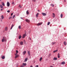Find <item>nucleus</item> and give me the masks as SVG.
<instances>
[{
	"label": "nucleus",
	"instance_id": "obj_1",
	"mask_svg": "<svg viewBox=\"0 0 67 67\" xmlns=\"http://www.w3.org/2000/svg\"><path fill=\"white\" fill-rule=\"evenodd\" d=\"M6 41V37H3V39L2 40V42H3L4 41Z\"/></svg>",
	"mask_w": 67,
	"mask_h": 67
},
{
	"label": "nucleus",
	"instance_id": "obj_2",
	"mask_svg": "<svg viewBox=\"0 0 67 67\" xmlns=\"http://www.w3.org/2000/svg\"><path fill=\"white\" fill-rule=\"evenodd\" d=\"M42 23H38L37 25V26H39L40 25H42Z\"/></svg>",
	"mask_w": 67,
	"mask_h": 67
},
{
	"label": "nucleus",
	"instance_id": "obj_3",
	"mask_svg": "<svg viewBox=\"0 0 67 67\" xmlns=\"http://www.w3.org/2000/svg\"><path fill=\"white\" fill-rule=\"evenodd\" d=\"M26 36V34H24L23 35V38H24Z\"/></svg>",
	"mask_w": 67,
	"mask_h": 67
},
{
	"label": "nucleus",
	"instance_id": "obj_4",
	"mask_svg": "<svg viewBox=\"0 0 67 67\" xmlns=\"http://www.w3.org/2000/svg\"><path fill=\"white\" fill-rule=\"evenodd\" d=\"M42 15L44 16H46V14L45 13H42Z\"/></svg>",
	"mask_w": 67,
	"mask_h": 67
},
{
	"label": "nucleus",
	"instance_id": "obj_5",
	"mask_svg": "<svg viewBox=\"0 0 67 67\" xmlns=\"http://www.w3.org/2000/svg\"><path fill=\"white\" fill-rule=\"evenodd\" d=\"M25 20L26 21V22L29 23L30 22V21L28 19H25Z\"/></svg>",
	"mask_w": 67,
	"mask_h": 67
},
{
	"label": "nucleus",
	"instance_id": "obj_6",
	"mask_svg": "<svg viewBox=\"0 0 67 67\" xmlns=\"http://www.w3.org/2000/svg\"><path fill=\"white\" fill-rule=\"evenodd\" d=\"M19 55L18 54H17L16 55L15 57V58L16 59L18 57H19Z\"/></svg>",
	"mask_w": 67,
	"mask_h": 67
},
{
	"label": "nucleus",
	"instance_id": "obj_7",
	"mask_svg": "<svg viewBox=\"0 0 67 67\" xmlns=\"http://www.w3.org/2000/svg\"><path fill=\"white\" fill-rule=\"evenodd\" d=\"M39 14L38 13H37L36 15V18H37L38 17V15Z\"/></svg>",
	"mask_w": 67,
	"mask_h": 67
},
{
	"label": "nucleus",
	"instance_id": "obj_8",
	"mask_svg": "<svg viewBox=\"0 0 67 67\" xmlns=\"http://www.w3.org/2000/svg\"><path fill=\"white\" fill-rule=\"evenodd\" d=\"M53 18H55V14L54 13H53Z\"/></svg>",
	"mask_w": 67,
	"mask_h": 67
},
{
	"label": "nucleus",
	"instance_id": "obj_9",
	"mask_svg": "<svg viewBox=\"0 0 67 67\" xmlns=\"http://www.w3.org/2000/svg\"><path fill=\"white\" fill-rule=\"evenodd\" d=\"M1 57L2 58V59H4V58H5V57L4 56H3V57Z\"/></svg>",
	"mask_w": 67,
	"mask_h": 67
},
{
	"label": "nucleus",
	"instance_id": "obj_10",
	"mask_svg": "<svg viewBox=\"0 0 67 67\" xmlns=\"http://www.w3.org/2000/svg\"><path fill=\"white\" fill-rule=\"evenodd\" d=\"M20 44L21 45H22L23 44V41H21V42L20 43Z\"/></svg>",
	"mask_w": 67,
	"mask_h": 67
},
{
	"label": "nucleus",
	"instance_id": "obj_11",
	"mask_svg": "<svg viewBox=\"0 0 67 67\" xmlns=\"http://www.w3.org/2000/svg\"><path fill=\"white\" fill-rule=\"evenodd\" d=\"M57 60V58L56 57H54L53 58V60Z\"/></svg>",
	"mask_w": 67,
	"mask_h": 67
},
{
	"label": "nucleus",
	"instance_id": "obj_12",
	"mask_svg": "<svg viewBox=\"0 0 67 67\" xmlns=\"http://www.w3.org/2000/svg\"><path fill=\"white\" fill-rule=\"evenodd\" d=\"M65 64V62H62V65Z\"/></svg>",
	"mask_w": 67,
	"mask_h": 67
},
{
	"label": "nucleus",
	"instance_id": "obj_13",
	"mask_svg": "<svg viewBox=\"0 0 67 67\" xmlns=\"http://www.w3.org/2000/svg\"><path fill=\"white\" fill-rule=\"evenodd\" d=\"M64 44L66 46V42L64 41Z\"/></svg>",
	"mask_w": 67,
	"mask_h": 67
},
{
	"label": "nucleus",
	"instance_id": "obj_14",
	"mask_svg": "<svg viewBox=\"0 0 67 67\" xmlns=\"http://www.w3.org/2000/svg\"><path fill=\"white\" fill-rule=\"evenodd\" d=\"M58 58H60V54L59 53H58Z\"/></svg>",
	"mask_w": 67,
	"mask_h": 67
},
{
	"label": "nucleus",
	"instance_id": "obj_15",
	"mask_svg": "<svg viewBox=\"0 0 67 67\" xmlns=\"http://www.w3.org/2000/svg\"><path fill=\"white\" fill-rule=\"evenodd\" d=\"M26 52V51H24L23 52V53L24 55L25 54Z\"/></svg>",
	"mask_w": 67,
	"mask_h": 67
},
{
	"label": "nucleus",
	"instance_id": "obj_16",
	"mask_svg": "<svg viewBox=\"0 0 67 67\" xmlns=\"http://www.w3.org/2000/svg\"><path fill=\"white\" fill-rule=\"evenodd\" d=\"M2 19H4V17L3 15H2L1 16Z\"/></svg>",
	"mask_w": 67,
	"mask_h": 67
},
{
	"label": "nucleus",
	"instance_id": "obj_17",
	"mask_svg": "<svg viewBox=\"0 0 67 67\" xmlns=\"http://www.w3.org/2000/svg\"><path fill=\"white\" fill-rule=\"evenodd\" d=\"M57 51H58V50H56L54 51L53 52V53H55V52H57Z\"/></svg>",
	"mask_w": 67,
	"mask_h": 67
},
{
	"label": "nucleus",
	"instance_id": "obj_18",
	"mask_svg": "<svg viewBox=\"0 0 67 67\" xmlns=\"http://www.w3.org/2000/svg\"><path fill=\"white\" fill-rule=\"evenodd\" d=\"M28 54L29 55V56L30 55V52L29 51H28Z\"/></svg>",
	"mask_w": 67,
	"mask_h": 67
},
{
	"label": "nucleus",
	"instance_id": "obj_19",
	"mask_svg": "<svg viewBox=\"0 0 67 67\" xmlns=\"http://www.w3.org/2000/svg\"><path fill=\"white\" fill-rule=\"evenodd\" d=\"M0 6L1 9H2V8H3V6H2V5H0Z\"/></svg>",
	"mask_w": 67,
	"mask_h": 67
},
{
	"label": "nucleus",
	"instance_id": "obj_20",
	"mask_svg": "<svg viewBox=\"0 0 67 67\" xmlns=\"http://www.w3.org/2000/svg\"><path fill=\"white\" fill-rule=\"evenodd\" d=\"M14 26V25H13V24L12 25V26L10 28V29L11 30L12 29V28H13V26Z\"/></svg>",
	"mask_w": 67,
	"mask_h": 67
},
{
	"label": "nucleus",
	"instance_id": "obj_21",
	"mask_svg": "<svg viewBox=\"0 0 67 67\" xmlns=\"http://www.w3.org/2000/svg\"><path fill=\"white\" fill-rule=\"evenodd\" d=\"M28 60V58H26V59H25V62H26Z\"/></svg>",
	"mask_w": 67,
	"mask_h": 67
},
{
	"label": "nucleus",
	"instance_id": "obj_22",
	"mask_svg": "<svg viewBox=\"0 0 67 67\" xmlns=\"http://www.w3.org/2000/svg\"><path fill=\"white\" fill-rule=\"evenodd\" d=\"M19 39H20L21 38V36L20 35H19Z\"/></svg>",
	"mask_w": 67,
	"mask_h": 67
},
{
	"label": "nucleus",
	"instance_id": "obj_23",
	"mask_svg": "<svg viewBox=\"0 0 67 67\" xmlns=\"http://www.w3.org/2000/svg\"><path fill=\"white\" fill-rule=\"evenodd\" d=\"M42 57H41L40 58V62H41V60H42Z\"/></svg>",
	"mask_w": 67,
	"mask_h": 67
},
{
	"label": "nucleus",
	"instance_id": "obj_24",
	"mask_svg": "<svg viewBox=\"0 0 67 67\" xmlns=\"http://www.w3.org/2000/svg\"><path fill=\"white\" fill-rule=\"evenodd\" d=\"M7 30H8V28H7V27H6L5 28V31H7Z\"/></svg>",
	"mask_w": 67,
	"mask_h": 67
},
{
	"label": "nucleus",
	"instance_id": "obj_25",
	"mask_svg": "<svg viewBox=\"0 0 67 67\" xmlns=\"http://www.w3.org/2000/svg\"><path fill=\"white\" fill-rule=\"evenodd\" d=\"M26 13L27 15H28L29 14V12L28 11H27L26 12Z\"/></svg>",
	"mask_w": 67,
	"mask_h": 67
},
{
	"label": "nucleus",
	"instance_id": "obj_26",
	"mask_svg": "<svg viewBox=\"0 0 67 67\" xmlns=\"http://www.w3.org/2000/svg\"><path fill=\"white\" fill-rule=\"evenodd\" d=\"M7 5L8 7H9V2H7Z\"/></svg>",
	"mask_w": 67,
	"mask_h": 67
},
{
	"label": "nucleus",
	"instance_id": "obj_27",
	"mask_svg": "<svg viewBox=\"0 0 67 67\" xmlns=\"http://www.w3.org/2000/svg\"><path fill=\"white\" fill-rule=\"evenodd\" d=\"M51 6H52L53 7H54V5L53 4H51Z\"/></svg>",
	"mask_w": 67,
	"mask_h": 67
},
{
	"label": "nucleus",
	"instance_id": "obj_28",
	"mask_svg": "<svg viewBox=\"0 0 67 67\" xmlns=\"http://www.w3.org/2000/svg\"><path fill=\"white\" fill-rule=\"evenodd\" d=\"M50 24V23L49 22H48V24H47V25H49Z\"/></svg>",
	"mask_w": 67,
	"mask_h": 67
},
{
	"label": "nucleus",
	"instance_id": "obj_29",
	"mask_svg": "<svg viewBox=\"0 0 67 67\" xmlns=\"http://www.w3.org/2000/svg\"><path fill=\"white\" fill-rule=\"evenodd\" d=\"M55 43H56V42H52V44H53H53H55Z\"/></svg>",
	"mask_w": 67,
	"mask_h": 67
},
{
	"label": "nucleus",
	"instance_id": "obj_30",
	"mask_svg": "<svg viewBox=\"0 0 67 67\" xmlns=\"http://www.w3.org/2000/svg\"><path fill=\"white\" fill-rule=\"evenodd\" d=\"M2 5H3V6H5V5H4V3H3Z\"/></svg>",
	"mask_w": 67,
	"mask_h": 67
},
{
	"label": "nucleus",
	"instance_id": "obj_31",
	"mask_svg": "<svg viewBox=\"0 0 67 67\" xmlns=\"http://www.w3.org/2000/svg\"><path fill=\"white\" fill-rule=\"evenodd\" d=\"M15 15H14L12 17V19H14V18L15 17Z\"/></svg>",
	"mask_w": 67,
	"mask_h": 67
},
{
	"label": "nucleus",
	"instance_id": "obj_32",
	"mask_svg": "<svg viewBox=\"0 0 67 67\" xmlns=\"http://www.w3.org/2000/svg\"><path fill=\"white\" fill-rule=\"evenodd\" d=\"M60 17H61V18H62V17H63V14H61V15H60Z\"/></svg>",
	"mask_w": 67,
	"mask_h": 67
},
{
	"label": "nucleus",
	"instance_id": "obj_33",
	"mask_svg": "<svg viewBox=\"0 0 67 67\" xmlns=\"http://www.w3.org/2000/svg\"><path fill=\"white\" fill-rule=\"evenodd\" d=\"M16 52L17 53H18V52H19V51L17 50H16Z\"/></svg>",
	"mask_w": 67,
	"mask_h": 67
},
{
	"label": "nucleus",
	"instance_id": "obj_34",
	"mask_svg": "<svg viewBox=\"0 0 67 67\" xmlns=\"http://www.w3.org/2000/svg\"><path fill=\"white\" fill-rule=\"evenodd\" d=\"M23 64L25 66H26V63H23Z\"/></svg>",
	"mask_w": 67,
	"mask_h": 67
},
{
	"label": "nucleus",
	"instance_id": "obj_35",
	"mask_svg": "<svg viewBox=\"0 0 67 67\" xmlns=\"http://www.w3.org/2000/svg\"><path fill=\"white\" fill-rule=\"evenodd\" d=\"M19 29H20L21 28V26H19Z\"/></svg>",
	"mask_w": 67,
	"mask_h": 67
},
{
	"label": "nucleus",
	"instance_id": "obj_36",
	"mask_svg": "<svg viewBox=\"0 0 67 67\" xmlns=\"http://www.w3.org/2000/svg\"><path fill=\"white\" fill-rule=\"evenodd\" d=\"M19 7L20 8H21V6H20V5H19Z\"/></svg>",
	"mask_w": 67,
	"mask_h": 67
},
{
	"label": "nucleus",
	"instance_id": "obj_37",
	"mask_svg": "<svg viewBox=\"0 0 67 67\" xmlns=\"http://www.w3.org/2000/svg\"><path fill=\"white\" fill-rule=\"evenodd\" d=\"M51 53H50L49 55V57H50V56H51Z\"/></svg>",
	"mask_w": 67,
	"mask_h": 67
},
{
	"label": "nucleus",
	"instance_id": "obj_38",
	"mask_svg": "<svg viewBox=\"0 0 67 67\" xmlns=\"http://www.w3.org/2000/svg\"><path fill=\"white\" fill-rule=\"evenodd\" d=\"M14 4V2H13V3H12V4Z\"/></svg>",
	"mask_w": 67,
	"mask_h": 67
},
{
	"label": "nucleus",
	"instance_id": "obj_39",
	"mask_svg": "<svg viewBox=\"0 0 67 67\" xmlns=\"http://www.w3.org/2000/svg\"><path fill=\"white\" fill-rule=\"evenodd\" d=\"M17 54H18V53H16L15 54V55H17Z\"/></svg>",
	"mask_w": 67,
	"mask_h": 67
},
{
	"label": "nucleus",
	"instance_id": "obj_40",
	"mask_svg": "<svg viewBox=\"0 0 67 67\" xmlns=\"http://www.w3.org/2000/svg\"><path fill=\"white\" fill-rule=\"evenodd\" d=\"M12 15H13V13H11V15L12 16Z\"/></svg>",
	"mask_w": 67,
	"mask_h": 67
},
{
	"label": "nucleus",
	"instance_id": "obj_41",
	"mask_svg": "<svg viewBox=\"0 0 67 67\" xmlns=\"http://www.w3.org/2000/svg\"><path fill=\"white\" fill-rule=\"evenodd\" d=\"M36 67H38V65H36Z\"/></svg>",
	"mask_w": 67,
	"mask_h": 67
},
{
	"label": "nucleus",
	"instance_id": "obj_42",
	"mask_svg": "<svg viewBox=\"0 0 67 67\" xmlns=\"http://www.w3.org/2000/svg\"><path fill=\"white\" fill-rule=\"evenodd\" d=\"M10 6V3H9V6Z\"/></svg>",
	"mask_w": 67,
	"mask_h": 67
},
{
	"label": "nucleus",
	"instance_id": "obj_43",
	"mask_svg": "<svg viewBox=\"0 0 67 67\" xmlns=\"http://www.w3.org/2000/svg\"><path fill=\"white\" fill-rule=\"evenodd\" d=\"M20 18H21V19H23V18H22V17H21Z\"/></svg>",
	"mask_w": 67,
	"mask_h": 67
},
{
	"label": "nucleus",
	"instance_id": "obj_44",
	"mask_svg": "<svg viewBox=\"0 0 67 67\" xmlns=\"http://www.w3.org/2000/svg\"><path fill=\"white\" fill-rule=\"evenodd\" d=\"M24 42H25V40H24Z\"/></svg>",
	"mask_w": 67,
	"mask_h": 67
},
{
	"label": "nucleus",
	"instance_id": "obj_45",
	"mask_svg": "<svg viewBox=\"0 0 67 67\" xmlns=\"http://www.w3.org/2000/svg\"><path fill=\"white\" fill-rule=\"evenodd\" d=\"M38 12H40V11L39 10H38Z\"/></svg>",
	"mask_w": 67,
	"mask_h": 67
},
{
	"label": "nucleus",
	"instance_id": "obj_46",
	"mask_svg": "<svg viewBox=\"0 0 67 67\" xmlns=\"http://www.w3.org/2000/svg\"><path fill=\"white\" fill-rule=\"evenodd\" d=\"M30 67H33L32 66V65H31L30 66Z\"/></svg>",
	"mask_w": 67,
	"mask_h": 67
},
{
	"label": "nucleus",
	"instance_id": "obj_47",
	"mask_svg": "<svg viewBox=\"0 0 67 67\" xmlns=\"http://www.w3.org/2000/svg\"><path fill=\"white\" fill-rule=\"evenodd\" d=\"M1 22H2V20H1Z\"/></svg>",
	"mask_w": 67,
	"mask_h": 67
},
{
	"label": "nucleus",
	"instance_id": "obj_48",
	"mask_svg": "<svg viewBox=\"0 0 67 67\" xmlns=\"http://www.w3.org/2000/svg\"><path fill=\"white\" fill-rule=\"evenodd\" d=\"M7 12H9V10H7Z\"/></svg>",
	"mask_w": 67,
	"mask_h": 67
},
{
	"label": "nucleus",
	"instance_id": "obj_49",
	"mask_svg": "<svg viewBox=\"0 0 67 67\" xmlns=\"http://www.w3.org/2000/svg\"><path fill=\"white\" fill-rule=\"evenodd\" d=\"M3 9H1V11H2V10H3Z\"/></svg>",
	"mask_w": 67,
	"mask_h": 67
},
{
	"label": "nucleus",
	"instance_id": "obj_50",
	"mask_svg": "<svg viewBox=\"0 0 67 67\" xmlns=\"http://www.w3.org/2000/svg\"><path fill=\"white\" fill-rule=\"evenodd\" d=\"M64 1L65 2H66V1H65V0H64Z\"/></svg>",
	"mask_w": 67,
	"mask_h": 67
},
{
	"label": "nucleus",
	"instance_id": "obj_51",
	"mask_svg": "<svg viewBox=\"0 0 67 67\" xmlns=\"http://www.w3.org/2000/svg\"><path fill=\"white\" fill-rule=\"evenodd\" d=\"M50 67H53V66H50Z\"/></svg>",
	"mask_w": 67,
	"mask_h": 67
},
{
	"label": "nucleus",
	"instance_id": "obj_52",
	"mask_svg": "<svg viewBox=\"0 0 67 67\" xmlns=\"http://www.w3.org/2000/svg\"><path fill=\"white\" fill-rule=\"evenodd\" d=\"M10 12V10H9V13Z\"/></svg>",
	"mask_w": 67,
	"mask_h": 67
},
{
	"label": "nucleus",
	"instance_id": "obj_53",
	"mask_svg": "<svg viewBox=\"0 0 67 67\" xmlns=\"http://www.w3.org/2000/svg\"><path fill=\"white\" fill-rule=\"evenodd\" d=\"M30 40H31V38H30Z\"/></svg>",
	"mask_w": 67,
	"mask_h": 67
},
{
	"label": "nucleus",
	"instance_id": "obj_54",
	"mask_svg": "<svg viewBox=\"0 0 67 67\" xmlns=\"http://www.w3.org/2000/svg\"><path fill=\"white\" fill-rule=\"evenodd\" d=\"M35 1H36L35 0H34V2H35Z\"/></svg>",
	"mask_w": 67,
	"mask_h": 67
},
{
	"label": "nucleus",
	"instance_id": "obj_55",
	"mask_svg": "<svg viewBox=\"0 0 67 67\" xmlns=\"http://www.w3.org/2000/svg\"><path fill=\"white\" fill-rule=\"evenodd\" d=\"M12 18V17H10V18Z\"/></svg>",
	"mask_w": 67,
	"mask_h": 67
},
{
	"label": "nucleus",
	"instance_id": "obj_56",
	"mask_svg": "<svg viewBox=\"0 0 67 67\" xmlns=\"http://www.w3.org/2000/svg\"><path fill=\"white\" fill-rule=\"evenodd\" d=\"M1 1V0H0V1Z\"/></svg>",
	"mask_w": 67,
	"mask_h": 67
},
{
	"label": "nucleus",
	"instance_id": "obj_57",
	"mask_svg": "<svg viewBox=\"0 0 67 67\" xmlns=\"http://www.w3.org/2000/svg\"><path fill=\"white\" fill-rule=\"evenodd\" d=\"M32 1H34V0H32Z\"/></svg>",
	"mask_w": 67,
	"mask_h": 67
},
{
	"label": "nucleus",
	"instance_id": "obj_58",
	"mask_svg": "<svg viewBox=\"0 0 67 67\" xmlns=\"http://www.w3.org/2000/svg\"><path fill=\"white\" fill-rule=\"evenodd\" d=\"M20 67H22V66H21Z\"/></svg>",
	"mask_w": 67,
	"mask_h": 67
}]
</instances>
